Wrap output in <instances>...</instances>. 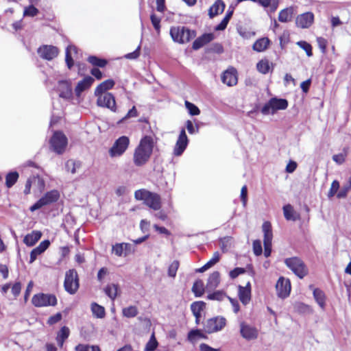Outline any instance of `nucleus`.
Listing matches in <instances>:
<instances>
[{
	"label": "nucleus",
	"mask_w": 351,
	"mask_h": 351,
	"mask_svg": "<svg viewBox=\"0 0 351 351\" xmlns=\"http://www.w3.org/2000/svg\"><path fill=\"white\" fill-rule=\"evenodd\" d=\"M155 142L152 136L145 135L140 141L133 155L134 164L137 167L145 165L149 160Z\"/></svg>",
	"instance_id": "1"
},
{
	"label": "nucleus",
	"mask_w": 351,
	"mask_h": 351,
	"mask_svg": "<svg viewBox=\"0 0 351 351\" xmlns=\"http://www.w3.org/2000/svg\"><path fill=\"white\" fill-rule=\"evenodd\" d=\"M134 197L137 200L143 201L146 206L154 210H158L161 208L160 195L146 189H139L136 191L134 193Z\"/></svg>",
	"instance_id": "2"
},
{
	"label": "nucleus",
	"mask_w": 351,
	"mask_h": 351,
	"mask_svg": "<svg viewBox=\"0 0 351 351\" xmlns=\"http://www.w3.org/2000/svg\"><path fill=\"white\" fill-rule=\"evenodd\" d=\"M170 36L175 43L184 44L196 36V32L184 26H174L170 29Z\"/></svg>",
	"instance_id": "3"
},
{
	"label": "nucleus",
	"mask_w": 351,
	"mask_h": 351,
	"mask_svg": "<svg viewBox=\"0 0 351 351\" xmlns=\"http://www.w3.org/2000/svg\"><path fill=\"white\" fill-rule=\"evenodd\" d=\"M288 101L285 99L272 97L262 107L261 112L264 115L274 114L278 110H285Z\"/></svg>",
	"instance_id": "4"
},
{
	"label": "nucleus",
	"mask_w": 351,
	"mask_h": 351,
	"mask_svg": "<svg viewBox=\"0 0 351 351\" xmlns=\"http://www.w3.org/2000/svg\"><path fill=\"white\" fill-rule=\"evenodd\" d=\"M284 262L286 266L300 279L307 275L308 269L303 261L300 258L296 256L287 258Z\"/></svg>",
	"instance_id": "5"
},
{
	"label": "nucleus",
	"mask_w": 351,
	"mask_h": 351,
	"mask_svg": "<svg viewBox=\"0 0 351 351\" xmlns=\"http://www.w3.org/2000/svg\"><path fill=\"white\" fill-rule=\"evenodd\" d=\"M64 287L66 292L75 294L79 288V278L74 269L68 270L65 274Z\"/></svg>",
	"instance_id": "6"
},
{
	"label": "nucleus",
	"mask_w": 351,
	"mask_h": 351,
	"mask_svg": "<svg viewBox=\"0 0 351 351\" xmlns=\"http://www.w3.org/2000/svg\"><path fill=\"white\" fill-rule=\"evenodd\" d=\"M32 302L36 307L54 306L57 304V298L53 294L40 293L32 297Z\"/></svg>",
	"instance_id": "7"
},
{
	"label": "nucleus",
	"mask_w": 351,
	"mask_h": 351,
	"mask_svg": "<svg viewBox=\"0 0 351 351\" xmlns=\"http://www.w3.org/2000/svg\"><path fill=\"white\" fill-rule=\"evenodd\" d=\"M52 149L58 154H62L67 145L66 136L60 131L54 132L50 139Z\"/></svg>",
	"instance_id": "8"
},
{
	"label": "nucleus",
	"mask_w": 351,
	"mask_h": 351,
	"mask_svg": "<svg viewBox=\"0 0 351 351\" xmlns=\"http://www.w3.org/2000/svg\"><path fill=\"white\" fill-rule=\"evenodd\" d=\"M60 197V193L57 190H51L45 194L40 199H39L35 204H34L29 210L34 212L46 205L51 204L58 200Z\"/></svg>",
	"instance_id": "9"
},
{
	"label": "nucleus",
	"mask_w": 351,
	"mask_h": 351,
	"mask_svg": "<svg viewBox=\"0 0 351 351\" xmlns=\"http://www.w3.org/2000/svg\"><path fill=\"white\" fill-rule=\"evenodd\" d=\"M130 144V139L126 136H122L117 138L112 147L109 149L111 157L121 156L126 151Z\"/></svg>",
	"instance_id": "10"
},
{
	"label": "nucleus",
	"mask_w": 351,
	"mask_h": 351,
	"mask_svg": "<svg viewBox=\"0 0 351 351\" xmlns=\"http://www.w3.org/2000/svg\"><path fill=\"white\" fill-rule=\"evenodd\" d=\"M97 97V104L100 107L109 108L112 112H116V102L114 95L110 93L96 95Z\"/></svg>",
	"instance_id": "11"
},
{
	"label": "nucleus",
	"mask_w": 351,
	"mask_h": 351,
	"mask_svg": "<svg viewBox=\"0 0 351 351\" xmlns=\"http://www.w3.org/2000/svg\"><path fill=\"white\" fill-rule=\"evenodd\" d=\"M37 53L41 58L49 61L58 56L59 50L55 46L43 45L38 49Z\"/></svg>",
	"instance_id": "12"
},
{
	"label": "nucleus",
	"mask_w": 351,
	"mask_h": 351,
	"mask_svg": "<svg viewBox=\"0 0 351 351\" xmlns=\"http://www.w3.org/2000/svg\"><path fill=\"white\" fill-rule=\"evenodd\" d=\"M276 289L278 297L281 298H287L289 295L291 291L289 280L284 277H280L276 282Z\"/></svg>",
	"instance_id": "13"
},
{
	"label": "nucleus",
	"mask_w": 351,
	"mask_h": 351,
	"mask_svg": "<svg viewBox=\"0 0 351 351\" xmlns=\"http://www.w3.org/2000/svg\"><path fill=\"white\" fill-rule=\"evenodd\" d=\"M189 143V139L185 130L183 128L180 131L178 138L173 149V154L176 156H181L186 149Z\"/></svg>",
	"instance_id": "14"
},
{
	"label": "nucleus",
	"mask_w": 351,
	"mask_h": 351,
	"mask_svg": "<svg viewBox=\"0 0 351 351\" xmlns=\"http://www.w3.org/2000/svg\"><path fill=\"white\" fill-rule=\"evenodd\" d=\"M314 21V14L311 12H307L300 14L295 19V24L300 28H308Z\"/></svg>",
	"instance_id": "15"
},
{
	"label": "nucleus",
	"mask_w": 351,
	"mask_h": 351,
	"mask_svg": "<svg viewBox=\"0 0 351 351\" xmlns=\"http://www.w3.org/2000/svg\"><path fill=\"white\" fill-rule=\"evenodd\" d=\"M215 36L213 33H205L201 36L197 38L193 43L192 48L194 50H198L205 45L209 43L214 39Z\"/></svg>",
	"instance_id": "16"
},
{
	"label": "nucleus",
	"mask_w": 351,
	"mask_h": 351,
	"mask_svg": "<svg viewBox=\"0 0 351 351\" xmlns=\"http://www.w3.org/2000/svg\"><path fill=\"white\" fill-rule=\"evenodd\" d=\"M239 297L243 304L245 305L249 303L251 299V285L250 282L245 287L239 286Z\"/></svg>",
	"instance_id": "17"
},
{
	"label": "nucleus",
	"mask_w": 351,
	"mask_h": 351,
	"mask_svg": "<svg viewBox=\"0 0 351 351\" xmlns=\"http://www.w3.org/2000/svg\"><path fill=\"white\" fill-rule=\"evenodd\" d=\"M221 81L223 84L232 86L237 83V77L236 75V71L232 69H228L223 72L221 76Z\"/></svg>",
	"instance_id": "18"
},
{
	"label": "nucleus",
	"mask_w": 351,
	"mask_h": 351,
	"mask_svg": "<svg viewBox=\"0 0 351 351\" xmlns=\"http://www.w3.org/2000/svg\"><path fill=\"white\" fill-rule=\"evenodd\" d=\"M218 330H189L187 339L192 343H195L199 339L206 338V334H210Z\"/></svg>",
	"instance_id": "19"
},
{
	"label": "nucleus",
	"mask_w": 351,
	"mask_h": 351,
	"mask_svg": "<svg viewBox=\"0 0 351 351\" xmlns=\"http://www.w3.org/2000/svg\"><path fill=\"white\" fill-rule=\"evenodd\" d=\"M59 96L64 99H70L72 97V88L66 81H60L58 85Z\"/></svg>",
	"instance_id": "20"
},
{
	"label": "nucleus",
	"mask_w": 351,
	"mask_h": 351,
	"mask_svg": "<svg viewBox=\"0 0 351 351\" xmlns=\"http://www.w3.org/2000/svg\"><path fill=\"white\" fill-rule=\"evenodd\" d=\"M94 79L90 76H86L82 80L78 82L75 88L76 95L80 96L84 90L88 88L92 85Z\"/></svg>",
	"instance_id": "21"
},
{
	"label": "nucleus",
	"mask_w": 351,
	"mask_h": 351,
	"mask_svg": "<svg viewBox=\"0 0 351 351\" xmlns=\"http://www.w3.org/2000/svg\"><path fill=\"white\" fill-rule=\"evenodd\" d=\"M226 326V319L223 317L210 318L207 321V329H222Z\"/></svg>",
	"instance_id": "22"
},
{
	"label": "nucleus",
	"mask_w": 351,
	"mask_h": 351,
	"mask_svg": "<svg viewBox=\"0 0 351 351\" xmlns=\"http://www.w3.org/2000/svg\"><path fill=\"white\" fill-rule=\"evenodd\" d=\"M106 295L114 301L117 295L120 293L121 290L119 285L115 283H109L104 289Z\"/></svg>",
	"instance_id": "23"
},
{
	"label": "nucleus",
	"mask_w": 351,
	"mask_h": 351,
	"mask_svg": "<svg viewBox=\"0 0 351 351\" xmlns=\"http://www.w3.org/2000/svg\"><path fill=\"white\" fill-rule=\"evenodd\" d=\"M206 306V304L204 302H195L191 305V310L195 317V322L199 324V319L202 317V312Z\"/></svg>",
	"instance_id": "24"
},
{
	"label": "nucleus",
	"mask_w": 351,
	"mask_h": 351,
	"mask_svg": "<svg viewBox=\"0 0 351 351\" xmlns=\"http://www.w3.org/2000/svg\"><path fill=\"white\" fill-rule=\"evenodd\" d=\"M41 237L42 233L40 231L34 230L24 237L23 242L26 245L32 247L36 244Z\"/></svg>",
	"instance_id": "25"
},
{
	"label": "nucleus",
	"mask_w": 351,
	"mask_h": 351,
	"mask_svg": "<svg viewBox=\"0 0 351 351\" xmlns=\"http://www.w3.org/2000/svg\"><path fill=\"white\" fill-rule=\"evenodd\" d=\"M225 3L222 0H217L214 4L210 8L208 14L210 18L221 14L225 8Z\"/></svg>",
	"instance_id": "26"
},
{
	"label": "nucleus",
	"mask_w": 351,
	"mask_h": 351,
	"mask_svg": "<svg viewBox=\"0 0 351 351\" xmlns=\"http://www.w3.org/2000/svg\"><path fill=\"white\" fill-rule=\"evenodd\" d=\"M262 228L264 233V245H271L273 234L271 223L269 221L264 222Z\"/></svg>",
	"instance_id": "27"
},
{
	"label": "nucleus",
	"mask_w": 351,
	"mask_h": 351,
	"mask_svg": "<svg viewBox=\"0 0 351 351\" xmlns=\"http://www.w3.org/2000/svg\"><path fill=\"white\" fill-rule=\"evenodd\" d=\"M114 85V82L112 80H107L97 86L95 90V95H99L106 93V91L111 89Z\"/></svg>",
	"instance_id": "28"
},
{
	"label": "nucleus",
	"mask_w": 351,
	"mask_h": 351,
	"mask_svg": "<svg viewBox=\"0 0 351 351\" xmlns=\"http://www.w3.org/2000/svg\"><path fill=\"white\" fill-rule=\"evenodd\" d=\"M270 40L268 38H261L254 43L252 48L256 51L262 52L267 49Z\"/></svg>",
	"instance_id": "29"
},
{
	"label": "nucleus",
	"mask_w": 351,
	"mask_h": 351,
	"mask_svg": "<svg viewBox=\"0 0 351 351\" xmlns=\"http://www.w3.org/2000/svg\"><path fill=\"white\" fill-rule=\"evenodd\" d=\"M159 343L156 337L155 330H152L149 341L145 346L144 351H156Z\"/></svg>",
	"instance_id": "30"
},
{
	"label": "nucleus",
	"mask_w": 351,
	"mask_h": 351,
	"mask_svg": "<svg viewBox=\"0 0 351 351\" xmlns=\"http://www.w3.org/2000/svg\"><path fill=\"white\" fill-rule=\"evenodd\" d=\"M77 49L74 45H69L66 49V56H65V61L67 67L71 69L73 66V60L72 58V53H76Z\"/></svg>",
	"instance_id": "31"
},
{
	"label": "nucleus",
	"mask_w": 351,
	"mask_h": 351,
	"mask_svg": "<svg viewBox=\"0 0 351 351\" xmlns=\"http://www.w3.org/2000/svg\"><path fill=\"white\" fill-rule=\"evenodd\" d=\"M233 14V10H228L226 14V16L225 17L222 19V21H221V23L219 24H218L215 27V29L216 31H221V30H224L228 23H229V21L230 20Z\"/></svg>",
	"instance_id": "32"
},
{
	"label": "nucleus",
	"mask_w": 351,
	"mask_h": 351,
	"mask_svg": "<svg viewBox=\"0 0 351 351\" xmlns=\"http://www.w3.org/2000/svg\"><path fill=\"white\" fill-rule=\"evenodd\" d=\"M219 283V273L218 271H215L212 273L207 282V288L213 289L217 287Z\"/></svg>",
	"instance_id": "33"
},
{
	"label": "nucleus",
	"mask_w": 351,
	"mask_h": 351,
	"mask_svg": "<svg viewBox=\"0 0 351 351\" xmlns=\"http://www.w3.org/2000/svg\"><path fill=\"white\" fill-rule=\"evenodd\" d=\"M293 15V9L286 8L281 10L278 15V20L282 23H287L291 20Z\"/></svg>",
	"instance_id": "34"
},
{
	"label": "nucleus",
	"mask_w": 351,
	"mask_h": 351,
	"mask_svg": "<svg viewBox=\"0 0 351 351\" xmlns=\"http://www.w3.org/2000/svg\"><path fill=\"white\" fill-rule=\"evenodd\" d=\"M313 297L319 306L324 308L325 306V294L324 293L319 289L316 288L313 290Z\"/></svg>",
	"instance_id": "35"
},
{
	"label": "nucleus",
	"mask_w": 351,
	"mask_h": 351,
	"mask_svg": "<svg viewBox=\"0 0 351 351\" xmlns=\"http://www.w3.org/2000/svg\"><path fill=\"white\" fill-rule=\"evenodd\" d=\"M138 313V308L136 306H129L122 309V314L127 318L134 317Z\"/></svg>",
	"instance_id": "36"
},
{
	"label": "nucleus",
	"mask_w": 351,
	"mask_h": 351,
	"mask_svg": "<svg viewBox=\"0 0 351 351\" xmlns=\"http://www.w3.org/2000/svg\"><path fill=\"white\" fill-rule=\"evenodd\" d=\"M70 335V330H58L56 341L58 346L61 348H62L64 341L69 338Z\"/></svg>",
	"instance_id": "37"
},
{
	"label": "nucleus",
	"mask_w": 351,
	"mask_h": 351,
	"mask_svg": "<svg viewBox=\"0 0 351 351\" xmlns=\"http://www.w3.org/2000/svg\"><path fill=\"white\" fill-rule=\"evenodd\" d=\"M19 173L16 171H12L7 174L5 177V184L8 188L12 187L17 181Z\"/></svg>",
	"instance_id": "38"
},
{
	"label": "nucleus",
	"mask_w": 351,
	"mask_h": 351,
	"mask_svg": "<svg viewBox=\"0 0 351 351\" xmlns=\"http://www.w3.org/2000/svg\"><path fill=\"white\" fill-rule=\"evenodd\" d=\"M192 291L194 293L196 297H200L203 295L204 284L202 280H196L192 287Z\"/></svg>",
	"instance_id": "39"
},
{
	"label": "nucleus",
	"mask_w": 351,
	"mask_h": 351,
	"mask_svg": "<svg viewBox=\"0 0 351 351\" xmlns=\"http://www.w3.org/2000/svg\"><path fill=\"white\" fill-rule=\"evenodd\" d=\"M257 70L263 73L266 74L269 71L270 66L267 60H261L256 64Z\"/></svg>",
	"instance_id": "40"
},
{
	"label": "nucleus",
	"mask_w": 351,
	"mask_h": 351,
	"mask_svg": "<svg viewBox=\"0 0 351 351\" xmlns=\"http://www.w3.org/2000/svg\"><path fill=\"white\" fill-rule=\"evenodd\" d=\"M91 310L95 316L99 318H102L105 315V309L103 306L96 304L93 303L91 306Z\"/></svg>",
	"instance_id": "41"
},
{
	"label": "nucleus",
	"mask_w": 351,
	"mask_h": 351,
	"mask_svg": "<svg viewBox=\"0 0 351 351\" xmlns=\"http://www.w3.org/2000/svg\"><path fill=\"white\" fill-rule=\"evenodd\" d=\"M88 62L94 66L104 67L107 61L104 59H101L95 56H90L88 58Z\"/></svg>",
	"instance_id": "42"
},
{
	"label": "nucleus",
	"mask_w": 351,
	"mask_h": 351,
	"mask_svg": "<svg viewBox=\"0 0 351 351\" xmlns=\"http://www.w3.org/2000/svg\"><path fill=\"white\" fill-rule=\"evenodd\" d=\"M258 330H239L241 335L245 339L250 341L258 337Z\"/></svg>",
	"instance_id": "43"
},
{
	"label": "nucleus",
	"mask_w": 351,
	"mask_h": 351,
	"mask_svg": "<svg viewBox=\"0 0 351 351\" xmlns=\"http://www.w3.org/2000/svg\"><path fill=\"white\" fill-rule=\"evenodd\" d=\"M294 308L300 313H310L312 311L311 308L302 302H296L294 304Z\"/></svg>",
	"instance_id": "44"
},
{
	"label": "nucleus",
	"mask_w": 351,
	"mask_h": 351,
	"mask_svg": "<svg viewBox=\"0 0 351 351\" xmlns=\"http://www.w3.org/2000/svg\"><path fill=\"white\" fill-rule=\"evenodd\" d=\"M80 165V163L79 162H75L73 160H69L65 163V169L67 171L73 174L76 172V168L79 167Z\"/></svg>",
	"instance_id": "45"
},
{
	"label": "nucleus",
	"mask_w": 351,
	"mask_h": 351,
	"mask_svg": "<svg viewBox=\"0 0 351 351\" xmlns=\"http://www.w3.org/2000/svg\"><path fill=\"white\" fill-rule=\"evenodd\" d=\"M185 106L187 108L189 113L192 116L198 115L200 113L199 109L195 104L186 101Z\"/></svg>",
	"instance_id": "46"
},
{
	"label": "nucleus",
	"mask_w": 351,
	"mask_h": 351,
	"mask_svg": "<svg viewBox=\"0 0 351 351\" xmlns=\"http://www.w3.org/2000/svg\"><path fill=\"white\" fill-rule=\"evenodd\" d=\"M38 10L33 5L26 7L23 12L24 16H35L38 14Z\"/></svg>",
	"instance_id": "47"
},
{
	"label": "nucleus",
	"mask_w": 351,
	"mask_h": 351,
	"mask_svg": "<svg viewBox=\"0 0 351 351\" xmlns=\"http://www.w3.org/2000/svg\"><path fill=\"white\" fill-rule=\"evenodd\" d=\"M283 212L285 217L287 220H295L293 217V209L290 204H287L283 206Z\"/></svg>",
	"instance_id": "48"
},
{
	"label": "nucleus",
	"mask_w": 351,
	"mask_h": 351,
	"mask_svg": "<svg viewBox=\"0 0 351 351\" xmlns=\"http://www.w3.org/2000/svg\"><path fill=\"white\" fill-rule=\"evenodd\" d=\"M179 262L178 261H173L168 268V276L169 277L174 278L176 276L178 269L179 267Z\"/></svg>",
	"instance_id": "49"
},
{
	"label": "nucleus",
	"mask_w": 351,
	"mask_h": 351,
	"mask_svg": "<svg viewBox=\"0 0 351 351\" xmlns=\"http://www.w3.org/2000/svg\"><path fill=\"white\" fill-rule=\"evenodd\" d=\"M297 45L306 51L307 56H312V47L309 43L306 41H299L297 43Z\"/></svg>",
	"instance_id": "50"
},
{
	"label": "nucleus",
	"mask_w": 351,
	"mask_h": 351,
	"mask_svg": "<svg viewBox=\"0 0 351 351\" xmlns=\"http://www.w3.org/2000/svg\"><path fill=\"white\" fill-rule=\"evenodd\" d=\"M96 330H80V336L85 341H91L95 336Z\"/></svg>",
	"instance_id": "51"
},
{
	"label": "nucleus",
	"mask_w": 351,
	"mask_h": 351,
	"mask_svg": "<svg viewBox=\"0 0 351 351\" xmlns=\"http://www.w3.org/2000/svg\"><path fill=\"white\" fill-rule=\"evenodd\" d=\"M123 244L116 243L112 246V252L118 256H124Z\"/></svg>",
	"instance_id": "52"
},
{
	"label": "nucleus",
	"mask_w": 351,
	"mask_h": 351,
	"mask_svg": "<svg viewBox=\"0 0 351 351\" xmlns=\"http://www.w3.org/2000/svg\"><path fill=\"white\" fill-rule=\"evenodd\" d=\"M317 45H318L319 48L320 49L322 53H326L327 44H328L327 40L323 37H317Z\"/></svg>",
	"instance_id": "53"
},
{
	"label": "nucleus",
	"mask_w": 351,
	"mask_h": 351,
	"mask_svg": "<svg viewBox=\"0 0 351 351\" xmlns=\"http://www.w3.org/2000/svg\"><path fill=\"white\" fill-rule=\"evenodd\" d=\"M339 188V182L337 180H334L331 184L330 191L328 193V197H333L337 193Z\"/></svg>",
	"instance_id": "54"
},
{
	"label": "nucleus",
	"mask_w": 351,
	"mask_h": 351,
	"mask_svg": "<svg viewBox=\"0 0 351 351\" xmlns=\"http://www.w3.org/2000/svg\"><path fill=\"white\" fill-rule=\"evenodd\" d=\"M253 251L256 256H259L263 252L261 242L260 240L253 241Z\"/></svg>",
	"instance_id": "55"
},
{
	"label": "nucleus",
	"mask_w": 351,
	"mask_h": 351,
	"mask_svg": "<svg viewBox=\"0 0 351 351\" xmlns=\"http://www.w3.org/2000/svg\"><path fill=\"white\" fill-rule=\"evenodd\" d=\"M219 260H220V254L219 253V252H215L213 254V258L209 261H208L206 263V265L210 269L213 265H215L217 263H218L219 261Z\"/></svg>",
	"instance_id": "56"
},
{
	"label": "nucleus",
	"mask_w": 351,
	"mask_h": 351,
	"mask_svg": "<svg viewBox=\"0 0 351 351\" xmlns=\"http://www.w3.org/2000/svg\"><path fill=\"white\" fill-rule=\"evenodd\" d=\"M109 274L108 269L106 267H101L97 273V278L100 282H102L105 277Z\"/></svg>",
	"instance_id": "57"
},
{
	"label": "nucleus",
	"mask_w": 351,
	"mask_h": 351,
	"mask_svg": "<svg viewBox=\"0 0 351 351\" xmlns=\"http://www.w3.org/2000/svg\"><path fill=\"white\" fill-rule=\"evenodd\" d=\"M245 272V269L242 267H236L232 271H230V277L232 279L236 278L240 274H244Z\"/></svg>",
	"instance_id": "58"
},
{
	"label": "nucleus",
	"mask_w": 351,
	"mask_h": 351,
	"mask_svg": "<svg viewBox=\"0 0 351 351\" xmlns=\"http://www.w3.org/2000/svg\"><path fill=\"white\" fill-rule=\"evenodd\" d=\"M150 19L152 21V23L154 27V29L159 32L160 28V19L158 16H156L154 14H152L150 16Z\"/></svg>",
	"instance_id": "59"
},
{
	"label": "nucleus",
	"mask_w": 351,
	"mask_h": 351,
	"mask_svg": "<svg viewBox=\"0 0 351 351\" xmlns=\"http://www.w3.org/2000/svg\"><path fill=\"white\" fill-rule=\"evenodd\" d=\"M209 300H222L224 298V293L221 291H215L213 293H210L207 297Z\"/></svg>",
	"instance_id": "60"
},
{
	"label": "nucleus",
	"mask_w": 351,
	"mask_h": 351,
	"mask_svg": "<svg viewBox=\"0 0 351 351\" xmlns=\"http://www.w3.org/2000/svg\"><path fill=\"white\" fill-rule=\"evenodd\" d=\"M241 200L243 203V206H245L246 204H247V188L245 185H244L242 188H241Z\"/></svg>",
	"instance_id": "61"
},
{
	"label": "nucleus",
	"mask_w": 351,
	"mask_h": 351,
	"mask_svg": "<svg viewBox=\"0 0 351 351\" xmlns=\"http://www.w3.org/2000/svg\"><path fill=\"white\" fill-rule=\"evenodd\" d=\"M42 254L41 251L36 247L30 252L29 263H32L36 261L38 256Z\"/></svg>",
	"instance_id": "62"
},
{
	"label": "nucleus",
	"mask_w": 351,
	"mask_h": 351,
	"mask_svg": "<svg viewBox=\"0 0 351 351\" xmlns=\"http://www.w3.org/2000/svg\"><path fill=\"white\" fill-rule=\"evenodd\" d=\"M186 127L189 134H193L195 132H198V127H196V130L195 129V126L191 121L188 120L186 122Z\"/></svg>",
	"instance_id": "63"
},
{
	"label": "nucleus",
	"mask_w": 351,
	"mask_h": 351,
	"mask_svg": "<svg viewBox=\"0 0 351 351\" xmlns=\"http://www.w3.org/2000/svg\"><path fill=\"white\" fill-rule=\"evenodd\" d=\"M200 351H221L219 348H214L206 343H201L199 346Z\"/></svg>",
	"instance_id": "64"
}]
</instances>
